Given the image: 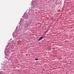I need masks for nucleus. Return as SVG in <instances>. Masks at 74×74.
<instances>
[{"label":"nucleus","instance_id":"obj_1","mask_svg":"<svg viewBox=\"0 0 74 74\" xmlns=\"http://www.w3.org/2000/svg\"><path fill=\"white\" fill-rule=\"evenodd\" d=\"M29 17V16L27 15H25V16L24 17V18L25 19H28V17Z\"/></svg>","mask_w":74,"mask_h":74},{"label":"nucleus","instance_id":"obj_2","mask_svg":"<svg viewBox=\"0 0 74 74\" xmlns=\"http://www.w3.org/2000/svg\"><path fill=\"white\" fill-rule=\"evenodd\" d=\"M43 37H44V36H42V37L40 38L38 40V41H40V40H41L42 39Z\"/></svg>","mask_w":74,"mask_h":74},{"label":"nucleus","instance_id":"obj_3","mask_svg":"<svg viewBox=\"0 0 74 74\" xmlns=\"http://www.w3.org/2000/svg\"><path fill=\"white\" fill-rule=\"evenodd\" d=\"M35 60H38V59L37 58H36V59H35Z\"/></svg>","mask_w":74,"mask_h":74},{"label":"nucleus","instance_id":"obj_4","mask_svg":"<svg viewBox=\"0 0 74 74\" xmlns=\"http://www.w3.org/2000/svg\"><path fill=\"white\" fill-rule=\"evenodd\" d=\"M52 49H55V48H53V47H52Z\"/></svg>","mask_w":74,"mask_h":74},{"label":"nucleus","instance_id":"obj_5","mask_svg":"<svg viewBox=\"0 0 74 74\" xmlns=\"http://www.w3.org/2000/svg\"><path fill=\"white\" fill-rule=\"evenodd\" d=\"M24 15H25V14H24Z\"/></svg>","mask_w":74,"mask_h":74}]
</instances>
